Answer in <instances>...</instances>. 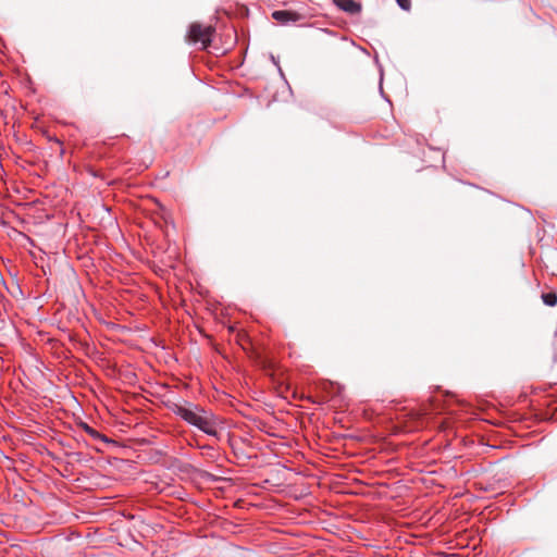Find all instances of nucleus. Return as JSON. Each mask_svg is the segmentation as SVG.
Here are the masks:
<instances>
[{
    "mask_svg": "<svg viewBox=\"0 0 557 557\" xmlns=\"http://www.w3.org/2000/svg\"><path fill=\"white\" fill-rule=\"evenodd\" d=\"M332 2L339 10L350 15L359 14L362 10L361 3L356 0H332Z\"/></svg>",
    "mask_w": 557,
    "mask_h": 557,
    "instance_id": "20e7f679",
    "label": "nucleus"
},
{
    "mask_svg": "<svg viewBox=\"0 0 557 557\" xmlns=\"http://www.w3.org/2000/svg\"><path fill=\"white\" fill-rule=\"evenodd\" d=\"M214 33V26L194 22L188 27L186 41L190 45H200L201 49H207L212 42Z\"/></svg>",
    "mask_w": 557,
    "mask_h": 557,
    "instance_id": "f03ea898",
    "label": "nucleus"
},
{
    "mask_svg": "<svg viewBox=\"0 0 557 557\" xmlns=\"http://www.w3.org/2000/svg\"><path fill=\"white\" fill-rule=\"evenodd\" d=\"M543 302L548 307H554L557 305V294L554 292L542 294Z\"/></svg>",
    "mask_w": 557,
    "mask_h": 557,
    "instance_id": "423d86ee",
    "label": "nucleus"
},
{
    "mask_svg": "<svg viewBox=\"0 0 557 557\" xmlns=\"http://www.w3.org/2000/svg\"><path fill=\"white\" fill-rule=\"evenodd\" d=\"M165 407L186 423L197 428L207 435L216 436L215 418L211 411L189 401L180 404L169 400L165 403Z\"/></svg>",
    "mask_w": 557,
    "mask_h": 557,
    "instance_id": "f257e3e1",
    "label": "nucleus"
},
{
    "mask_svg": "<svg viewBox=\"0 0 557 557\" xmlns=\"http://www.w3.org/2000/svg\"><path fill=\"white\" fill-rule=\"evenodd\" d=\"M83 429L89 436H91L95 440H100L103 442L108 441V438L103 434H101L100 432H98L97 430H95L94 428L89 426L86 423L83 424Z\"/></svg>",
    "mask_w": 557,
    "mask_h": 557,
    "instance_id": "39448f33",
    "label": "nucleus"
},
{
    "mask_svg": "<svg viewBox=\"0 0 557 557\" xmlns=\"http://www.w3.org/2000/svg\"><path fill=\"white\" fill-rule=\"evenodd\" d=\"M398 5L405 10V11H409L410 8H411V0H396Z\"/></svg>",
    "mask_w": 557,
    "mask_h": 557,
    "instance_id": "0eeeda50",
    "label": "nucleus"
},
{
    "mask_svg": "<svg viewBox=\"0 0 557 557\" xmlns=\"http://www.w3.org/2000/svg\"><path fill=\"white\" fill-rule=\"evenodd\" d=\"M272 17L281 24L296 23L304 18L300 13L288 10L274 11Z\"/></svg>",
    "mask_w": 557,
    "mask_h": 557,
    "instance_id": "7ed1b4c3",
    "label": "nucleus"
}]
</instances>
